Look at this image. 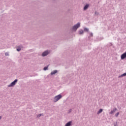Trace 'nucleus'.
Here are the masks:
<instances>
[{
	"mask_svg": "<svg viewBox=\"0 0 126 126\" xmlns=\"http://www.w3.org/2000/svg\"><path fill=\"white\" fill-rule=\"evenodd\" d=\"M126 76V73H125L124 74H123L121 76H119V77H123V76Z\"/></svg>",
	"mask_w": 126,
	"mask_h": 126,
	"instance_id": "nucleus-11",
	"label": "nucleus"
},
{
	"mask_svg": "<svg viewBox=\"0 0 126 126\" xmlns=\"http://www.w3.org/2000/svg\"><path fill=\"white\" fill-rule=\"evenodd\" d=\"M5 56H6V57L9 56V54H8V52H6L5 53Z\"/></svg>",
	"mask_w": 126,
	"mask_h": 126,
	"instance_id": "nucleus-14",
	"label": "nucleus"
},
{
	"mask_svg": "<svg viewBox=\"0 0 126 126\" xmlns=\"http://www.w3.org/2000/svg\"><path fill=\"white\" fill-rule=\"evenodd\" d=\"M0 120H1V116H0Z\"/></svg>",
	"mask_w": 126,
	"mask_h": 126,
	"instance_id": "nucleus-21",
	"label": "nucleus"
},
{
	"mask_svg": "<svg viewBox=\"0 0 126 126\" xmlns=\"http://www.w3.org/2000/svg\"><path fill=\"white\" fill-rule=\"evenodd\" d=\"M102 112H103V109H100L98 112H97V114L99 115V114H101V113H102Z\"/></svg>",
	"mask_w": 126,
	"mask_h": 126,
	"instance_id": "nucleus-10",
	"label": "nucleus"
},
{
	"mask_svg": "<svg viewBox=\"0 0 126 126\" xmlns=\"http://www.w3.org/2000/svg\"><path fill=\"white\" fill-rule=\"evenodd\" d=\"M68 114H69L70 113H71V109H69V110H68Z\"/></svg>",
	"mask_w": 126,
	"mask_h": 126,
	"instance_id": "nucleus-18",
	"label": "nucleus"
},
{
	"mask_svg": "<svg viewBox=\"0 0 126 126\" xmlns=\"http://www.w3.org/2000/svg\"><path fill=\"white\" fill-rule=\"evenodd\" d=\"M50 54V52H49L48 50H46L42 53L41 54L42 57H47Z\"/></svg>",
	"mask_w": 126,
	"mask_h": 126,
	"instance_id": "nucleus-4",
	"label": "nucleus"
},
{
	"mask_svg": "<svg viewBox=\"0 0 126 126\" xmlns=\"http://www.w3.org/2000/svg\"><path fill=\"white\" fill-rule=\"evenodd\" d=\"M41 116H42V114H40L38 115V117H40Z\"/></svg>",
	"mask_w": 126,
	"mask_h": 126,
	"instance_id": "nucleus-20",
	"label": "nucleus"
},
{
	"mask_svg": "<svg viewBox=\"0 0 126 126\" xmlns=\"http://www.w3.org/2000/svg\"><path fill=\"white\" fill-rule=\"evenodd\" d=\"M17 51L18 52H19L20 51H21V47H18V48H17Z\"/></svg>",
	"mask_w": 126,
	"mask_h": 126,
	"instance_id": "nucleus-12",
	"label": "nucleus"
},
{
	"mask_svg": "<svg viewBox=\"0 0 126 126\" xmlns=\"http://www.w3.org/2000/svg\"><path fill=\"white\" fill-rule=\"evenodd\" d=\"M88 7H89V4H87L84 7V10H86Z\"/></svg>",
	"mask_w": 126,
	"mask_h": 126,
	"instance_id": "nucleus-9",
	"label": "nucleus"
},
{
	"mask_svg": "<svg viewBox=\"0 0 126 126\" xmlns=\"http://www.w3.org/2000/svg\"><path fill=\"white\" fill-rule=\"evenodd\" d=\"M89 31V30L88 29H87V28L84 29V31H85L86 32H88Z\"/></svg>",
	"mask_w": 126,
	"mask_h": 126,
	"instance_id": "nucleus-15",
	"label": "nucleus"
},
{
	"mask_svg": "<svg viewBox=\"0 0 126 126\" xmlns=\"http://www.w3.org/2000/svg\"><path fill=\"white\" fill-rule=\"evenodd\" d=\"M79 28V22L77 23L76 25H74L70 29L71 31L75 32Z\"/></svg>",
	"mask_w": 126,
	"mask_h": 126,
	"instance_id": "nucleus-2",
	"label": "nucleus"
},
{
	"mask_svg": "<svg viewBox=\"0 0 126 126\" xmlns=\"http://www.w3.org/2000/svg\"><path fill=\"white\" fill-rule=\"evenodd\" d=\"M62 98H63V96L61 94L56 95L53 98V102L56 103V102H58V101L60 99H62Z\"/></svg>",
	"mask_w": 126,
	"mask_h": 126,
	"instance_id": "nucleus-1",
	"label": "nucleus"
},
{
	"mask_svg": "<svg viewBox=\"0 0 126 126\" xmlns=\"http://www.w3.org/2000/svg\"><path fill=\"white\" fill-rule=\"evenodd\" d=\"M72 121H70L68 123H67L65 125V126H72Z\"/></svg>",
	"mask_w": 126,
	"mask_h": 126,
	"instance_id": "nucleus-6",
	"label": "nucleus"
},
{
	"mask_svg": "<svg viewBox=\"0 0 126 126\" xmlns=\"http://www.w3.org/2000/svg\"><path fill=\"white\" fill-rule=\"evenodd\" d=\"M116 111H117V108L114 109L113 110H112L110 112V114L111 115L114 114V113H116Z\"/></svg>",
	"mask_w": 126,
	"mask_h": 126,
	"instance_id": "nucleus-8",
	"label": "nucleus"
},
{
	"mask_svg": "<svg viewBox=\"0 0 126 126\" xmlns=\"http://www.w3.org/2000/svg\"><path fill=\"white\" fill-rule=\"evenodd\" d=\"M121 60H125L126 58V52L121 55Z\"/></svg>",
	"mask_w": 126,
	"mask_h": 126,
	"instance_id": "nucleus-5",
	"label": "nucleus"
},
{
	"mask_svg": "<svg viewBox=\"0 0 126 126\" xmlns=\"http://www.w3.org/2000/svg\"><path fill=\"white\" fill-rule=\"evenodd\" d=\"M119 115H120V113L119 112H118L117 113H116L115 114V117H118V116H119Z\"/></svg>",
	"mask_w": 126,
	"mask_h": 126,
	"instance_id": "nucleus-16",
	"label": "nucleus"
},
{
	"mask_svg": "<svg viewBox=\"0 0 126 126\" xmlns=\"http://www.w3.org/2000/svg\"><path fill=\"white\" fill-rule=\"evenodd\" d=\"M44 70H48V66H45L43 68Z\"/></svg>",
	"mask_w": 126,
	"mask_h": 126,
	"instance_id": "nucleus-13",
	"label": "nucleus"
},
{
	"mask_svg": "<svg viewBox=\"0 0 126 126\" xmlns=\"http://www.w3.org/2000/svg\"><path fill=\"white\" fill-rule=\"evenodd\" d=\"M17 81H18V80L15 79L11 84H10L9 85H8V87H13V86H14V85H15V84H16V83H17Z\"/></svg>",
	"mask_w": 126,
	"mask_h": 126,
	"instance_id": "nucleus-3",
	"label": "nucleus"
},
{
	"mask_svg": "<svg viewBox=\"0 0 126 126\" xmlns=\"http://www.w3.org/2000/svg\"><path fill=\"white\" fill-rule=\"evenodd\" d=\"M96 14V12H95V14Z\"/></svg>",
	"mask_w": 126,
	"mask_h": 126,
	"instance_id": "nucleus-22",
	"label": "nucleus"
},
{
	"mask_svg": "<svg viewBox=\"0 0 126 126\" xmlns=\"http://www.w3.org/2000/svg\"><path fill=\"white\" fill-rule=\"evenodd\" d=\"M56 73H58V70H55L51 72V75H54L56 74Z\"/></svg>",
	"mask_w": 126,
	"mask_h": 126,
	"instance_id": "nucleus-7",
	"label": "nucleus"
},
{
	"mask_svg": "<svg viewBox=\"0 0 126 126\" xmlns=\"http://www.w3.org/2000/svg\"><path fill=\"white\" fill-rule=\"evenodd\" d=\"M80 34H83V31H80Z\"/></svg>",
	"mask_w": 126,
	"mask_h": 126,
	"instance_id": "nucleus-17",
	"label": "nucleus"
},
{
	"mask_svg": "<svg viewBox=\"0 0 126 126\" xmlns=\"http://www.w3.org/2000/svg\"><path fill=\"white\" fill-rule=\"evenodd\" d=\"M90 35L91 37H93V33H91L90 34Z\"/></svg>",
	"mask_w": 126,
	"mask_h": 126,
	"instance_id": "nucleus-19",
	"label": "nucleus"
}]
</instances>
